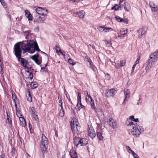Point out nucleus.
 Wrapping results in <instances>:
<instances>
[{"label": "nucleus", "mask_w": 158, "mask_h": 158, "mask_svg": "<svg viewBox=\"0 0 158 158\" xmlns=\"http://www.w3.org/2000/svg\"><path fill=\"white\" fill-rule=\"evenodd\" d=\"M19 121L21 125L25 127L26 125V121L23 117H21L19 118Z\"/></svg>", "instance_id": "obj_21"}, {"label": "nucleus", "mask_w": 158, "mask_h": 158, "mask_svg": "<svg viewBox=\"0 0 158 158\" xmlns=\"http://www.w3.org/2000/svg\"><path fill=\"white\" fill-rule=\"evenodd\" d=\"M58 99H59V98H58ZM59 99V106H60L61 107V108L62 109L63 107H62V101L60 98V99Z\"/></svg>", "instance_id": "obj_49"}, {"label": "nucleus", "mask_w": 158, "mask_h": 158, "mask_svg": "<svg viewBox=\"0 0 158 158\" xmlns=\"http://www.w3.org/2000/svg\"><path fill=\"white\" fill-rule=\"evenodd\" d=\"M86 97H88L89 99H92V98L91 97L90 95L88 93H87V94L86 95Z\"/></svg>", "instance_id": "obj_51"}, {"label": "nucleus", "mask_w": 158, "mask_h": 158, "mask_svg": "<svg viewBox=\"0 0 158 158\" xmlns=\"http://www.w3.org/2000/svg\"><path fill=\"white\" fill-rule=\"evenodd\" d=\"M97 136L99 140H102L103 139V137L102 136L101 132H99L98 131L97 132Z\"/></svg>", "instance_id": "obj_24"}, {"label": "nucleus", "mask_w": 158, "mask_h": 158, "mask_svg": "<svg viewBox=\"0 0 158 158\" xmlns=\"http://www.w3.org/2000/svg\"><path fill=\"white\" fill-rule=\"evenodd\" d=\"M113 30V29L111 27H105L104 32L106 33L109 32V31H112Z\"/></svg>", "instance_id": "obj_37"}, {"label": "nucleus", "mask_w": 158, "mask_h": 158, "mask_svg": "<svg viewBox=\"0 0 158 158\" xmlns=\"http://www.w3.org/2000/svg\"><path fill=\"white\" fill-rule=\"evenodd\" d=\"M16 113L17 116L19 118L23 116L20 113V111L18 110L17 109L16 111Z\"/></svg>", "instance_id": "obj_35"}, {"label": "nucleus", "mask_w": 158, "mask_h": 158, "mask_svg": "<svg viewBox=\"0 0 158 158\" xmlns=\"http://www.w3.org/2000/svg\"><path fill=\"white\" fill-rule=\"evenodd\" d=\"M77 100H81V94L80 92L78 93Z\"/></svg>", "instance_id": "obj_47"}, {"label": "nucleus", "mask_w": 158, "mask_h": 158, "mask_svg": "<svg viewBox=\"0 0 158 158\" xmlns=\"http://www.w3.org/2000/svg\"><path fill=\"white\" fill-rule=\"evenodd\" d=\"M77 106H78L79 104H81V100H77Z\"/></svg>", "instance_id": "obj_58"}, {"label": "nucleus", "mask_w": 158, "mask_h": 158, "mask_svg": "<svg viewBox=\"0 0 158 158\" xmlns=\"http://www.w3.org/2000/svg\"><path fill=\"white\" fill-rule=\"evenodd\" d=\"M68 99V100H69V101L70 102H71V103H72V102L70 100V98H69Z\"/></svg>", "instance_id": "obj_64"}, {"label": "nucleus", "mask_w": 158, "mask_h": 158, "mask_svg": "<svg viewBox=\"0 0 158 158\" xmlns=\"http://www.w3.org/2000/svg\"><path fill=\"white\" fill-rule=\"evenodd\" d=\"M29 112L30 114H33L34 117L36 119L37 118V115L35 114L36 111L35 110L34 108L32 107L30 108L29 110Z\"/></svg>", "instance_id": "obj_18"}, {"label": "nucleus", "mask_w": 158, "mask_h": 158, "mask_svg": "<svg viewBox=\"0 0 158 158\" xmlns=\"http://www.w3.org/2000/svg\"><path fill=\"white\" fill-rule=\"evenodd\" d=\"M96 111V113L99 115L102 116L103 114V111L101 108L98 109Z\"/></svg>", "instance_id": "obj_27"}, {"label": "nucleus", "mask_w": 158, "mask_h": 158, "mask_svg": "<svg viewBox=\"0 0 158 158\" xmlns=\"http://www.w3.org/2000/svg\"><path fill=\"white\" fill-rule=\"evenodd\" d=\"M0 2L3 7L5 9L7 7V5L6 4L4 0H0Z\"/></svg>", "instance_id": "obj_38"}, {"label": "nucleus", "mask_w": 158, "mask_h": 158, "mask_svg": "<svg viewBox=\"0 0 158 158\" xmlns=\"http://www.w3.org/2000/svg\"><path fill=\"white\" fill-rule=\"evenodd\" d=\"M25 15L29 21L32 20V16L28 10H24Z\"/></svg>", "instance_id": "obj_14"}, {"label": "nucleus", "mask_w": 158, "mask_h": 158, "mask_svg": "<svg viewBox=\"0 0 158 158\" xmlns=\"http://www.w3.org/2000/svg\"><path fill=\"white\" fill-rule=\"evenodd\" d=\"M1 158H6L5 155L4 154H2L1 155Z\"/></svg>", "instance_id": "obj_60"}, {"label": "nucleus", "mask_w": 158, "mask_h": 158, "mask_svg": "<svg viewBox=\"0 0 158 158\" xmlns=\"http://www.w3.org/2000/svg\"><path fill=\"white\" fill-rule=\"evenodd\" d=\"M158 60V52L156 51L152 53L150 55L149 58L147 61L146 70H148L152 68V66L155 65Z\"/></svg>", "instance_id": "obj_4"}, {"label": "nucleus", "mask_w": 158, "mask_h": 158, "mask_svg": "<svg viewBox=\"0 0 158 158\" xmlns=\"http://www.w3.org/2000/svg\"><path fill=\"white\" fill-rule=\"evenodd\" d=\"M89 103H90V104L91 108L94 110L95 109L96 107L94 104V101L93 100L92 98L90 99V102Z\"/></svg>", "instance_id": "obj_26"}, {"label": "nucleus", "mask_w": 158, "mask_h": 158, "mask_svg": "<svg viewBox=\"0 0 158 158\" xmlns=\"http://www.w3.org/2000/svg\"><path fill=\"white\" fill-rule=\"evenodd\" d=\"M147 29L146 27H143L142 29H139V31L141 32V36H142L144 35L146 32Z\"/></svg>", "instance_id": "obj_23"}, {"label": "nucleus", "mask_w": 158, "mask_h": 158, "mask_svg": "<svg viewBox=\"0 0 158 158\" xmlns=\"http://www.w3.org/2000/svg\"><path fill=\"white\" fill-rule=\"evenodd\" d=\"M60 115L62 117H63L64 115V111L63 108L62 109L61 108V109L60 111Z\"/></svg>", "instance_id": "obj_40"}, {"label": "nucleus", "mask_w": 158, "mask_h": 158, "mask_svg": "<svg viewBox=\"0 0 158 158\" xmlns=\"http://www.w3.org/2000/svg\"><path fill=\"white\" fill-rule=\"evenodd\" d=\"M37 13L40 15L34 20V22L38 24L43 23L45 18L42 17L41 16H45L48 14V10H36Z\"/></svg>", "instance_id": "obj_6"}, {"label": "nucleus", "mask_w": 158, "mask_h": 158, "mask_svg": "<svg viewBox=\"0 0 158 158\" xmlns=\"http://www.w3.org/2000/svg\"><path fill=\"white\" fill-rule=\"evenodd\" d=\"M117 92V90L114 89H108L106 91L105 95L106 97L109 98L113 96Z\"/></svg>", "instance_id": "obj_8"}, {"label": "nucleus", "mask_w": 158, "mask_h": 158, "mask_svg": "<svg viewBox=\"0 0 158 158\" xmlns=\"http://www.w3.org/2000/svg\"><path fill=\"white\" fill-rule=\"evenodd\" d=\"M12 99L15 103V106L16 108H17V104L18 103L19 100L17 98L16 95L15 93L12 94Z\"/></svg>", "instance_id": "obj_15"}, {"label": "nucleus", "mask_w": 158, "mask_h": 158, "mask_svg": "<svg viewBox=\"0 0 158 158\" xmlns=\"http://www.w3.org/2000/svg\"><path fill=\"white\" fill-rule=\"evenodd\" d=\"M48 145L45 144H40L41 150L43 154H44L47 151Z\"/></svg>", "instance_id": "obj_19"}, {"label": "nucleus", "mask_w": 158, "mask_h": 158, "mask_svg": "<svg viewBox=\"0 0 158 158\" xmlns=\"http://www.w3.org/2000/svg\"><path fill=\"white\" fill-rule=\"evenodd\" d=\"M115 18L117 21L118 22H121L123 21V19L121 18L118 16H116L115 17Z\"/></svg>", "instance_id": "obj_39"}, {"label": "nucleus", "mask_w": 158, "mask_h": 158, "mask_svg": "<svg viewBox=\"0 0 158 158\" xmlns=\"http://www.w3.org/2000/svg\"><path fill=\"white\" fill-rule=\"evenodd\" d=\"M68 61L69 63L72 65H74L75 64V62L73 63V60L71 59H69L68 60Z\"/></svg>", "instance_id": "obj_43"}, {"label": "nucleus", "mask_w": 158, "mask_h": 158, "mask_svg": "<svg viewBox=\"0 0 158 158\" xmlns=\"http://www.w3.org/2000/svg\"><path fill=\"white\" fill-rule=\"evenodd\" d=\"M129 118V123L127 124L128 129L131 130L132 135H136V136L139 135L143 131V128L141 126H137V123H135L132 122L135 118L133 115L130 116Z\"/></svg>", "instance_id": "obj_1"}, {"label": "nucleus", "mask_w": 158, "mask_h": 158, "mask_svg": "<svg viewBox=\"0 0 158 158\" xmlns=\"http://www.w3.org/2000/svg\"><path fill=\"white\" fill-rule=\"evenodd\" d=\"M126 60H123L121 62L117 63L116 67L117 68H119L120 67L124 66L126 64Z\"/></svg>", "instance_id": "obj_20"}, {"label": "nucleus", "mask_w": 158, "mask_h": 158, "mask_svg": "<svg viewBox=\"0 0 158 158\" xmlns=\"http://www.w3.org/2000/svg\"><path fill=\"white\" fill-rule=\"evenodd\" d=\"M41 9V10H45V9H44V8H43L42 7H33L32 9L33 10H37V9Z\"/></svg>", "instance_id": "obj_44"}, {"label": "nucleus", "mask_w": 158, "mask_h": 158, "mask_svg": "<svg viewBox=\"0 0 158 158\" xmlns=\"http://www.w3.org/2000/svg\"><path fill=\"white\" fill-rule=\"evenodd\" d=\"M133 121L135 122H138L139 121V119L138 118L136 119L134 118V120H133Z\"/></svg>", "instance_id": "obj_59"}, {"label": "nucleus", "mask_w": 158, "mask_h": 158, "mask_svg": "<svg viewBox=\"0 0 158 158\" xmlns=\"http://www.w3.org/2000/svg\"><path fill=\"white\" fill-rule=\"evenodd\" d=\"M88 132L89 135L92 139L94 138L96 135L93 128L91 126H89Z\"/></svg>", "instance_id": "obj_9"}, {"label": "nucleus", "mask_w": 158, "mask_h": 158, "mask_svg": "<svg viewBox=\"0 0 158 158\" xmlns=\"http://www.w3.org/2000/svg\"><path fill=\"white\" fill-rule=\"evenodd\" d=\"M85 101L86 102L88 103H89L90 102V99H89V98H88V97H86L85 98Z\"/></svg>", "instance_id": "obj_52"}, {"label": "nucleus", "mask_w": 158, "mask_h": 158, "mask_svg": "<svg viewBox=\"0 0 158 158\" xmlns=\"http://www.w3.org/2000/svg\"><path fill=\"white\" fill-rule=\"evenodd\" d=\"M55 135H56V137H58V135H57V131H55Z\"/></svg>", "instance_id": "obj_63"}, {"label": "nucleus", "mask_w": 158, "mask_h": 158, "mask_svg": "<svg viewBox=\"0 0 158 158\" xmlns=\"http://www.w3.org/2000/svg\"><path fill=\"white\" fill-rule=\"evenodd\" d=\"M105 43L106 44H110V45H111L112 43L110 42H108L106 40H105Z\"/></svg>", "instance_id": "obj_55"}, {"label": "nucleus", "mask_w": 158, "mask_h": 158, "mask_svg": "<svg viewBox=\"0 0 158 158\" xmlns=\"http://www.w3.org/2000/svg\"><path fill=\"white\" fill-rule=\"evenodd\" d=\"M123 21L124 23L126 24H127L128 23V19L126 18H124V19H123Z\"/></svg>", "instance_id": "obj_50"}, {"label": "nucleus", "mask_w": 158, "mask_h": 158, "mask_svg": "<svg viewBox=\"0 0 158 158\" xmlns=\"http://www.w3.org/2000/svg\"><path fill=\"white\" fill-rule=\"evenodd\" d=\"M30 86L31 88L33 89L36 88L38 86V84L35 82H32L31 83Z\"/></svg>", "instance_id": "obj_30"}, {"label": "nucleus", "mask_w": 158, "mask_h": 158, "mask_svg": "<svg viewBox=\"0 0 158 158\" xmlns=\"http://www.w3.org/2000/svg\"><path fill=\"white\" fill-rule=\"evenodd\" d=\"M124 94L125 95V98L124 100L123 103H125V102L127 98H128L130 96V92L129 89H125L124 90Z\"/></svg>", "instance_id": "obj_13"}, {"label": "nucleus", "mask_w": 158, "mask_h": 158, "mask_svg": "<svg viewBox=\"0 0 158 158\" xmlns=\"http://www.w3.org/2000/svg\"><path fill=\"white\" fill-rule=\"evenodd\" d=\"M38 54L37 55H35L33 56H32L31 57V58L34 60H36L38 59Z\"/></svg>", "instance_id": "obj_42"}, {"label": "nucleus", "mask_w": 158, "mask_h": 158, "mask_svg": "<svg viewBox=\"0 0 158 158\" xmlns=\"http://www.w3.org/2000/svg\"><path fill=\"white\" fill-rule=\"evenodd\" d=\"M56 52L57 53H58V52H59L61 50V49H60L59 47L57 46V45H56Z\"/></svg>", "instance_id": "obj_45"}, {"label": "nucleus", "mask_w": 158, "mask_h": 158, "mask_svg": "<svg viewBox=\"0 0 158 158\" xmlns=\"http://www.w3.org/2000/svg\"><path fill=\"white\" fill-rule=\"evenodd\" d=\"M110 126H111L113 128H114L117 127V122L112 118H110L107 121Z\"/></svg>", "instance_id": "obj_10"}, {"label": "nucleus", "mask_w": 158, "mask_h": 158, "mask_svg": "<svg viewBox=\"0 0 158 158\" xmlns=\"http://www.w3.org/2000/svg\"><path fill=\"white\" fill-rule=\"evenodd\" d=\"M77 106L79 110H80L82 108H85V106H82V104H79V105L78 106Z\"/></svg>", "instance_id": "obj_48"}, {"label": "nucleus", "mask_w": 158, "mask_h": 158, "mask_svg": "<svg viewBox=\"0 0 158 158\" xmlns=\"http://www.w3.org/2000/svg\"><path fill=\"white\" fill-rule=\"evenodd\" d=\"M74 143L77 147L81 146L87 144L86 139L85 138L80 139L79 138H75L74 139Z\"/></svg>", "instance_id": "obj_7"}, {"label": "nucleus", "mask_w": 158, "mask_h": 158, "mask_svg": "<svg viewBox=\"0 0 158 158\" xmlns=\"http://www.w3.org/2000/svg\"><path fill=\"white\" fill-rule=\"evenodd\" d=\"M89 45L93 49H95V47L94 45L93 44H89Z\"/></svg>", "instance_id": "obj_54"}, {"label": "nucleus", "mask_w": 158, "mask_h": 158, "mask_svg": "<svg viewBox=\"0 0 158 158\" xmlns=\"http://www.w3.org/2000/svg\"><path fill=\"white\" fill-rule=\"evenodd\" d=\"M71 126L72 131L74 135L78 134L80 127L77 119L73 118L71 122Z\"/></svg>", "instance_id": "obj_5"}, {"label": "nucleus", "mask_w": 158, "mask_h": 158, "mask_svg": "<svg viewBox=\"0 0 158 158\" xmlns=\"http://www.w3.org/2000/svg\"><path fill=\"white\" fill-rule=\"evenodd\" d=\"M34 60L35 61V63H36L37 64H39V62H38V59H37V60Z\"/></svg>", "instance_id": "obj_62"}, {"label": "nucleus", "mask_w": 158, "mask_h": 158, "mask_svg": "<svg viewBox=\"0 0 158 158\" xmlns=\"http://www.w3.org/2000/svg\"><path fill=\"white\" fill-rule=\"evenodd\" d=\"M126 149L127 151L129 153L132 154L134 152L129 146H127L126 147Z\"/></svg>", "instance_id": "obj_36"}, {"label": "nucleus", "mask_w": 158, "mask_h": 158, "mask_svg": "<svg viewBox=\"0 0 158 158\" xmlns=\"http://www.w3.org/2000/svg\"><path fill=\"white\" fill-rule=\"evenodd\" d=\"M131 154L135 158H139L138 155L134 152H133Z\"/></svg>", "instance_id": "obj_46"}, {"label": "nucleus", "mask_w": 158, "mask_h": 158, "mask_svg": "<svg viewBox=\"0 0 158 158\" xmlns=\"http://www.w3.org/2000/svg\"><path fill=\"white\" fill-rule=\"evenodd\" d=\"M15 54L16 57L18 58V60L20 62L21 65L25 69H28L29 64L27 61L24 58L21 57L22 51L20 48L19 43L16 44L14 46Z\"/></svg>", "instance_id": "obj_3"}, {"label": "nucleus", "mask_w": 158, "mask_h": 158, "mask_svg": "<svg viewBox=\"0 0 158 158\" xmlns=\"http://www.w3.org/2000/svg\"><path fill=\"white\" fill-rule=\"evenodd\" d=\"M77 15L80 18H83L85 15V12L84 10H80L76 13V15Z\"/></svg>", "instance_id": "obj_16"}, {"label": "nucleus", "mask_w": 158, "mask_h": 158, "mask_svg": "<svg viewBox=\"0 0 158 158\" xmlns=\"http://www.w3.org/2000/svg\"><path fill=\"white\" fill-rule=\"evenodd\" d=\"M0 74H3V66H2V63H0Z\"/></svg>", "instance_id": "obj_34"}, {"label": "nucleus", "mask_w": 158, "mask_h": 158, "mask_svg": "<svg viewBox=\"0 0 158 158\" xmlns=\"http://www.w3.org/2000/svg\"><path fill=\"white\" fill-rule=\"evenodd\" d=\"M14 150H15V148H13L12 149V151L11 153H12V154H13L14 153Z\"/></svg>", "instance_id": "obj_61"}, {"label": "nucleus", "mask_w": 158, "mask_h": 158, "mask_svg": "<svg viewBox=\"0 0 158 158\" xmlns=\"http://www.w3.org/2000/svg\"><path fill=\"white\" fill-rule=\"evenodd\" d=\"M27 44L23 45L22 46V49L24 52L33 53L35 52V50L38 52L40 51L36 42L32 40H27Z\"/></svg>", "instance_id": "obj_2"}, {"label": "nucleus", "mask_w": 158, "mask_h": 158, "mask_svg": "<svg viewBox=\"0 0 158 158\" xmlns=\"http://www.w3.org/2000/svg\"><path fill=\"white\" fill-rule=\"evenodd\" d=\"M62 55H63L64 56L65 55V52H62L61 50L59 52Z\"/></svg>", "instance_id": "obj_53"}, {"label": "nucleus", "mask_w": 158, "mask_h": 158, "mask_svg": "<svg viewBox=\"0 0 158 158\" xmlns=\"http://www.w3.org/2000/svg\"><path fill=\"white\" fill-rule=\"evenodd\" d=\"M26 72L29 73L28 77L30 78V79L31 80L33 78V74L31 73H30L29 71H27Z\"/></svg>", "instance_id": "obj_41"}, {"label": "nucleus", "mask_w": 158, "mask_h": 158, "mask_svg": "<svg viewBox=\"0 0 158 158\" xmlns=\"http://www.w3.org/2000/svg\"><path fill=\"white\" fill-rule=\"evenodd\" d=\"M105 28V27L100 26H99L98 27L97 29L100 32H104Z\"/></svg>", "instance_id": "obj_31"}, {"label": "nucleus", "mask_w": 158, "mask_h": 158, "mask_svg": "<svg viewBox=\"0 0 158 158\" xmlns=\"http://www.w3.org/2000/svg\"><path fill=\"white\" fill-rule=\"evenodd\" d=\"M124 8L125 10H129L130 8V5L127 2L124 3Z\"/></svg>", "instance_id": "obj_29"}, {"label": "nucleus", "mask_w": 158, "mask_h": 158, "mask_svg": "<svg viewBox=\"0 0 158 158\" xmlns=\"http://www.w3.org/2000/svg\"><path fill=\"white\" fill-rule=\"evenodd\" d=\"M26 96L27 98V100L29 102H31L32 101V97L30 93V91L28 90L26 94Z\"/></svg>", "instance_id": "obj_22"}, {"label": "nucleus", "mask_w": 158, "mask_h": 158, "mask_svg": "<svg viewBox=\"0 0 158 158\" xmlns=\"http://www.w3.org/2000/svg\"><path fill=\"white\" fill-rule=\"evenodd\" d=\"M48 142L47 138L44 134H43L41 136V144L48 145Z\"/></svg>", "instance_id": "obj_12"}, {"label": "nucleus", "mask_w": 158, "mask_h": 158, "mask_svg": "<svg viewBox=\"0 0 158 158\" xmlns=\"http://www.w3.org/2000/svg\"><path fill=\"white\" fill-rule=\"evenodd\" d=\"M70 155L72 158H77V152L74 150H71L70 152Z\"/></svg>", "instance_id": "obj_17"}, {"label": "nucleus", "mask_w": 158, "mask_h": 158, "mask_svg": "<svg viewBox=\"0 0 158 158\" xmlns=\"http://www.w3.org/2000/svg\"><path fill=\"white\" fill-rule=\"evenodd\" d=\"M128 31L127 30H125V29H123L121 30L120 31L119 33H118V38L120 39H123V37L122 35H126Z\"/></svg>", "instance_id": "obj_11"}, {"label": "nucleus", "mask_w": 158, "mask_h": 158, "mask_svg": "<svg viewBox=\"0 0 158 158\" xmlns=\"http://www.w3.org/2000/svg\"><path fill=\"white\" fill-rule=\"evenodd\" d=\"M135 66H136V64H134L133 65V67H132V72L133 71H134V69H135Z\"/></svg>", "instance_id": "obj_56"}, {"label": "nucleus", "mask_w": 158, "mask_h": 158, "mask_svg": "<svg viewBox=\"0 0 158 158\" xmlns=\"http://www.w3.org/2000/svg\"><path fill=\"white\" fill-rule=\"evenodd\" d=\"M86 59V61L87 62H88L89 63V65H90V66L91 67H93V64L92 63V62L91 61V60L90 59L89 57H88L87 56H86L85 57Z\"/></svg>", "instance_id": "obj_25"}, {"label": "nucleus", "mask_w": 158, "mask_h": 158, "mask_svg": "<svg viewBox=\"0 0 158 158\" xmlns=\"http://www.w3.org/2000/svg\"><path fill=\"white\" fill-rule=\"evenodd\" d=\"M121 8L120 6H119L118 5L116 4L114 6L112 7L111 9L112 10H119V9L121 10Z\"/></svg>", "instance_id": "obj_33"}, {"label": "nucleus", "mask_w": 158, "mask_h": 158, "mask_svg": "<svg viewBox=\"0 0 158 158\" xmlns=\"http://www.w3.org/2000/svg\"><path fill=\"white\" fill-rule=\"evenodd\" d=\"M31 32V31L29 30H27V31L25 32H24L23 33L24 34V35H26L25 38L26 39H27L29 38V34Z\"/></svg>", "instance_id": "obj_32"}, {"label": "nucleus", "mask_w": 158, "mask_h": 158, "mask_svg": "<svg viewBox=\"0 0 158 158\" xmlns=\"http://www.w3.org/2000/svg\"><path fill=\"white\" fill-rule=\"evenodd\" d=\"M139 58H138L137 60L135 61V64H136V65L137 64H138L139 62Z\"/></svg>", "instance_id": "obj_57"}, {"label": "nucleus", "mask_w": 158, "mask_h": 158, "mask_svg": "<svg viewBox=\"0 0 158 158\" xmlns=\"http://www.w3.org/2000/svg\"><path fill=\"white\" fill-rule=\"evenodd\" d=\"M150 6L151 7L152 10L154 9H158V7H156V5L155 4L152 2H150Z\"/></svg>", "instance_id": "obj_28"}]
</instances>
